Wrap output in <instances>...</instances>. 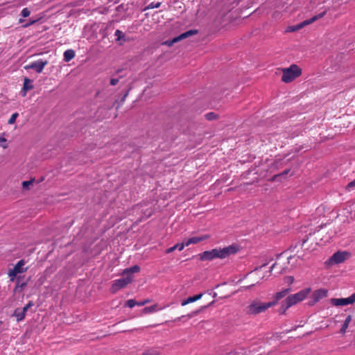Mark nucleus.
I'll use <instances>...</instances> for the list:
<instances>
[{
  "instance_id": "1",
  "label": "nucleus",
  "mask_w": 355,
  "mask_h": 355,
  "mask_svg": "<svg viewBox=\"0 0 355 355\" xmlns=\"http://www.w3.org/2000/svg\"><path fill=\"white\" fill-rule=\"evenodd\" d=\"M239 251L236 245H231L223 248H215L211 250L205 251L200 254V259L202 261H211L214 259H225L229 256L236 254Z\"/></svg>"
},
{
  "instance_id": "2",
  "label": "nucleus",
  "mask_w": 355,
  "mask_h": 355,
  "mask_svg": "<svg viewBox=\"0 0 355 355\" xmlns=\"http://www.w3.org/2000/svg\"><path fill=\"white\" fill-rule=\"evenodd\" d=\"M311 288H306L297 293L288 295L282 303L280 308L281 313H284L288 308L304 300L311 293Z\"/></svg>"
},
{
  "instance_id": "3",
  "label": "nucleus",
  "mask_w": 355,
  "mask_h": 355,
  "mask_svg": "<svg viewBox=\"0 0 355 355\" xmlns=\"http://www.w3.org/2000/svg\"><path fill=\"white\" fill-rule=\"evenodd\" d=\"M282 81L285 83H289L295 78L301 76L302 69L297 64H291L288 68H283Z\"/></svg>"
},
{
  "instance_id": "4",
  "label": "nucleus",
  "mask_w": 355,
  "mask_h": 355,
  "mask_svg": "<svg viewBox=\"0 0 355 355\" xmlns=\"http://www.w3.org/2000/svg\"><path fill=\"white\" fill-rule=\"evenodd\" d=\"M275 306V303H263L259 301L252 302L248 306V313L250 314H258L262 313L271 306Z\"/></svg>"
},
{
  "instance_id": "5",
  "label": "nucleus",
  "mask_w": 355,
  "mask_h": 355,
  "mask_svg": "<svg viewBox=\"0 0 355 355\" xmlns=\"http://www.w3.org/2000/svg\"><path fill=\"white\" fill-rule=\"evenodd\" d=\"M326 14V11H324L317 15H315L313 16V17L309 19H306V20H304L302 22L297 24V25H295V26H289L288 27L287 30H286V32H295V31H297L301 28H302L303 27H304L305 26H307L309 24H312L313 22L315 21L316 20L323 17Z\"/></svg>"
},
{
  "instance_id": "6",
  "label": "nucleus",
  "mask_w": 355,
  "mask_h": 355,
  "mask_svg": "<svg viewBox=\"0 0 355 355\" xmlns=\"http://www.w3.org/2000/svg\"><path fill=\"white\" fill-rule=\"evenodd\" d=\"M26 262L24 259L19 261L12 269L9 270L8 275L11 282H14L18 274L26 272L28 268H24Z\"/></svg>"
},
{
  "instance_id": "7",
  "label": "nucleus",
  "mask_w": 355,
  "mask_h": 355,
  "mask_svg": "<svg viewBox=\"0 0 355 355\" xmlns=\"http://www.w3.org/2000/svg\"><path fill=\"white\" fill-rule=\"evenodd\" d=\"M125 277L123 278H121L119 279H116L113 282L111 291L114 293L117 292L119 289L124 288L128 284H130L132 281V276L130 275H125Z\"/></svg>"
},
{
  "instance_id": "8",
  "label": "nucleus",
  "mask_w": 355,
  "mask_h": 355,
  "mask_svg": "<svg viewBox=\"0 0 355 355\" xmlns=\"http://www.w3.org/2000/svg\"><path fill=\"white\" fill-rule=\"evenodd\" d=\"M331 304L334 306H346L355 302V293L347 298H331Z\"/></svg>"
},
{
  "instance_id": "9",
  "label": "nucleus",
  "mask_w": 355,
  "mask_h": 355,
  "mask_svg": "<svg viewBox=\"0 0 355 355\" xmlns=\"http://www.w3.org/2000/svg\"><path fill=\"white\" fill-rule=\"evenodd\" d=\"M47 64L48 62L46 60H43L40 59L37 61L33 62L27 65H25L24 69L26 70L33 69L37 73H40Z\"/></svg>"
},
{
  "instance_id": "10",
  "label": "nucleus",
  "mask_w": 355,
  "mask_h": 355,
  "mask_svg": "<svg viewBox=\"0 0 355 355\" xmlns=\"http://www.w3.org/2000/svg\"><path fill=\"white\" fill-rule=\"evenodd\" d=\"M198 33L196 30H189L185 33L180 34L179 36L174 37L172 40H167L163 42L164 45L171 46L174 43H176L181 40L185 39L191 35H196Z\"/></svg>"
},
{
  "instance_id": "11",
  "label": "nucleus",
  "mask_w": 355,
  "mask_h": 355,
  "mask_svg": "<svg viewBox=\"0 0 355 355\" xmlns=\"http://www.w3.org/2000/svg\"><path fill=\"white\" fill-rule=\"evenodd\" d=\"M349 254L347 252H336L330 259V261L334 263H340L345 261L348 257Z\"/></svg>"
},
{
  "instance_id": "12",
  "label": "nucleus",
  "mask_w": 355,
  "mask_h": 355,
  "mask_svg": "<svg viewBox=\"0 0 355 355\" xmlns=\"http://www.w3.org/2000/svg\"><path fill=\"white\" fill-rule=\"evenodd\" d=\"M327 295V290L324 288H320L315 291L312 294V300L313 302L311 304H313L318 302H319L321 299L325 297Z\"/></svg>"
},
{
  "instance_id": "13",
  "label": "nucleus",
  "mask_w": 355,
  "mask_h": 355,
  "mask_svg": "<svg viewBox=\"0 0 355 355\" xmlns=\"http://www.w3.org/2000/svg\"><path fill=\"white\" fill-rule=\"evenodd\" d=\"M291 291V288H287L276 293L274 295V300L270 302V303H275V305H276L281 299L286 296Z\"/></svg>"
},
{
  "instance_id": "14",
  "label": "nucleus",
  "mask_w": 355,
  "mask_h": 355,
  "mask_svg": "<svg viewBox=\"0 0 355 355\" xmlns=\"http://www.w3.org/2000/svg\"><path fill=\"white\" fill-rule=\"evenodd\" d=\"M209 238V235H203V236H193V237L189 238L186 241H184V243H185L186 246H189L191 244L198 243L203 241Z\"/></svg>"
},
{
  "instance_id": "15",
  "label": "nucleus",
  "mask_w": 355,
  "mask_h": 355,
  "mask_svg": "<svg viewBox=\"0 0 355 355\" xmlns=\"http://www.w3.org/2000/svg\"><path fill=\"white\" fill-rule=\"evenodd\" d=\"M33 87L32 80L28 78H24L22 91L21 92V95L25 96L26 95V92L33 89Z\"/></svg>"
},
{
  "instance_id": "16",
  "label": "nucleus",
  "mask_w": 355,
  "mask_h": 355,
  "mask_svg": "<svg viewBox=\"0 0 355 355\" xmlns=\"http://www.w3.org/2000/svg\"><path fill=\"white\" fill-rule=\"evenodd\" d=\"M202 293H200L198 295H196L194 296L189 297L187 299L183 300L181 302V305L182 306H186L187 304H188L189 303L194 302L200 300L202 297Z\"/></svg>"
},
{
  "instance_id": "17",
  "label": "nucleus",
  "mask_w": 355,
  "mask_h": 355,
  "mask_svg": "<svg viewBox=\"0 0 355 355\" xmlns=\"http://www.w3.org/2000/svg\"><path fill=\"white\" fill-rule=\"evenodd\" d=\"M352 317L350 315H349L345 318V321H344V322H343V324L342 325V327H341V329L340 330V334H344L346 333L347 329V328L349 327V324L350 322L352 321Z\"/></svg>"
},
{
  "instance_id": "18",
  "label": "nucleus",
  "mask_w": 355,
  "mask_h": 355,
  "mask_svg": "<svg viewBox=\"0 0 355 355\" xmlns=\"http://www.w3.org/2000/svg\"><path fill=\"white\" fill-rule=\"evenodd\" d=\"M161 349L159 347H154L146 349L142 355H160Z\"/></svg>"
},
{
  "instance_id": "19",
  "label": "nucleus",
  "mask_w": 355,
  "mask_h": 355,
  "mask_svg": "<svg viewBox=\"0 0 355 355\" xmlns=\"http://www.w3.org/2000/svg\"><path fill=\"white\" fill-rule=\"evenodd\" d=\"M75 57V52L72 49H68L64 52V60L65 62H69Z\"/></svg>"
},
{
  "instance_id": "20",
  "label": "nucleus",
  "mask_w": 355,
  "mask_h": 355,
  "mask_svg": "<svg viewBox=\"0 0 355 355\" xmlns=\"http://www.w3.org/2000/svg\"><path fill=\"white\" fill-rule=\"evenodd\" d=\"M185 246H186V245H185L184 242H183L182 243H178V244L175 245L174 246L168 248L166 250V252L167 254H168V253L173 252L175 250H178L179 251H182Z\"/></svg>"
},
{
  "instance_id": "21",
  "label": "nucleus",
  "mask_w": 355,
  "mask_h": 355,
  "mask_svg": "<svg viewBox=\"0 0 355 355\" xmlns=\"http://www.w3.org/2000/svg\"><path fill=\"white\" fill-rule=\"evenodd\" d=\"M140 270V268L138 266H134L129 268L125 269L123 272V275H130L132 276V273L137 272Z\"/></svg>"
},
{
  "instance_id": "22",
  "label": "nucleus",
  "mask_w": 355,
  "mask_h": 355,
  "mask_svg": "<svg viewBox=\"0 0 355 355\" xmlns=\"http://www.w3.org/2000/svg\"><path fill=\"white\" fill-rule=\"evenodd\" d=\"M26 313L24 311L20 309H17L14 312V316L16 317L18 322L21 321L24 319Z\"/></svg>"
},
{
  "instance_id": "23",
  "label": "nucleus",
  "mask_w": 355,
  "mask_h": 355,
  "mask_svg": "<svg viewBox=\"0 0 355 355\" xmlns=\"http://www.w3.org/2000/svg\"><path fill=\"white\" fill-rule=\"evenodd\" d=\"M162 309V308H158L157 304H154L153 306L144 308L143 312L145 313H150Z\"/></svg>"
},
{
  "instance_id": "24",
  "label": "nucleus",
  "mask_w": 355,
  "mask_h": 355,
  "mask_svg": "<svg viewBox=\"0 0 355 355\" xmlns=\"http://www.w3.org/2000/svg\"><path fill=\"white\" fill-rule=\"evenodd\" d=\"M199 313V311H193L186 315H182L181 316L180 318H179L178 319L180 320H189V319H191L193 317H194L195 315H196L198 313Z\"/></svg>"
},
{
  "instance_id": "25",
  "label": "nucleus",
  "mask_w": 355,
  "mask_h": 355,
  "mask_svg": "<svg viewBox=\"0 0 355 355\" xmlns=\"http://www.w3.org/2000/svg\"><path fill=\"white\" fill-rule=\"evenodd\" d=\"M114 35L116 37V41H120L121 40H123L125 41V35L124 33L121 31L120 30H116L114 33Z\"/></svg>"
},
{
  "instance_id": "26",
  "label": "nucleus",
  "mask_w": 355,
  "mask_h": 355,
  "mask_svg": "<svg viewBox=\"0 0 355 355\" xmlns=\"http://www.w3.org/2000/svg\"><path fill=\"white\" fill-rule=\"evenodd\" d=\"M20 279L21 277H17L16 279V288H19L21 289H24V288L26 286L28 282H21Z\"/></svg>"
},
{
  "instance_id": "27",
  "label": "nucleus",
  "mask_w": 355,
  "mask_h": 355,
  "mask_svg": "<svg viewBox=\"0 0 355 355\" xmlns=\"http://www.w3.org/2000/svg\"><path fill=\"white\" fill-rule=\"evenodd\" d=\"M135 305H137V302L134 300H128L125 302V306H127L129 308H133Z\"/></svg>"
},
{
  "instance_id": "28",
  "label": "nucleus",
  "mask_w": 355,
  "mask_h": 355,
  "mask_svg": "<svg viewBox=\"0 0 355 355\" xmlns=\"http://www.w3.org/2000/svg\"><path fill=\"white\" fill-rule=\"evenodd\" d=\"M18 113L15 112L14 114H12L11 117L10 118V119L8 120V123L9 124H13L15 121H16V119L17 118L18 116Z\"/></svg>"
},
{
  "instance_id": "29",
  "label": "nucleus",
  "mask_w": 355,
  "mask_h": 355,
  "mask_svg": "<svg viewBox=\"0 0 355 355\" xmlns=\"http://www.w3.org/2000/svg\"><path fill=\"white\" fill-rule=\"evenodd\" d=\"M160 5H161L160 2H157V3L152 2L148 6V9L157 8L160 6Z\"/></svg>"
},
{
  "instance_id": "30",
  "label": "nucleus",
  "mask_w": 355,
  "mask_h": 355,
  "mask_svg": "<svg viewBox=\"0 0 355 355\" xmlns=\"http://www.w3.org/2000/svg\"><path fill=\"white\" fill-rule=\"evenodd\" d=\"M32 184H33V180L24 181L22 182L23 189H28L29 188L30 185H31Z\"/></svg>"
},
{
  "instance_id": "31",
  "label": "nucleus",
  "mask_w": 355,
  "mask_h": 355,
  "mask_svg": "<svg viewBox=\"0 0 355 355\" xmlns=\"http://www.w3.org/2000/svg\"><path fill=\"white\" fill-rule=\"evenodd\" d=\"M31 14V12L30 10L27 8H24L21 12V15H22V17H27L30 15Z\"/></svg>"
},
{
  "instance_id": "32",
  "label": "nucleus",
  "mask_w": 355,
  "mask_h": 355,
  "mask_svg": "<svg viewBox=\"0 0 355 355\" xmlns=\"http://www.w3.org/2000/svg\"><path fill=\"white\" fill-rule=\"evenodd\" d=\"M216 115L214 112H209L205 114L206 119L209 121L214 119L216 118Z\"/></svg>"
},
{
  "instance_id": "33",
  "label": "nucleus",
  "mask_w": 355,
  "mask_h": 355,
  "mask_svg": "<svg viewBox=\"0 0 355 355\" xmlns=\"http://www.w3.org/2000/svg\"><path fill=\"white\" fill-rule=\"evenodd\" d=\"M354 187H355V179L347 184L346 189L347 191H351V189H353Z\"/></svg>"
},
{
  "instance_id": "34",
  "label": "nucleus",
  "mask_w": 355,
  "mask_h": 355,
  "mask_svg": "<svg viewBox=\"0 0 355 355\" xmlns=\"http://www.w3.org/2000/svg\"><path fill=\"white\" fill-rule=\"evenodd\" d=\"M285 282L288 284H291L294 282V277L293 276H287L285 277Z\"/></svg>"
},
{
  "instance_id": "35",
  "label": "nucleus",
  "mask_w": 355,
  "mask_h": 355,
  "mask_svg": "<svg viewBox=\"0 0 355 355\" xmlns=\"http://www.w3.org/2000/svg\"><path fill=\"white\" fill-rule=\"evenodd\" d=\"M289 171H290L289 169L285 170L283 173H280L279 175H275L273 179H276L277 178L280 177L282 175H287Z\"/></svg>"
},
{
  "instance_id": "36",
  "label": "nucleus",
  "mask_w": 355,
  "mask_h": 355,
  "mask_svg": "<svg viewBox=\"0 0 355 355\" xmlns=\"http://www.w3.org/2000/svg\"><path fill=\"white\" fill-rule=\"evenodd\" d=\"M33 304L32 303V302H30L28 304H26L23 309L22 310L24 311L25 313H26V311H28V309L32 306Z\"/></svg>"
},
{
  "instance_id": "37",
  "label": "nucleus",
  "mask_w": 355,
  "mask_h": 355,
  "mask_svg": "<svg viewBox=\"0 0 355 355\" xmlns=\"http://www.w3.org/2000/svg\"><path fill=\"white\" fill-rule=\"evenodd\" d=\"M119 83V79L117 78H112L110 80V84L112 85H116Z\"/></svg>"
},
{
  "instance_id": "38",
  "label": "nucleus",
  "mask_w": 355,
  "mask_h": 355,
  "mask_svg": "<svg viewBox=\"0 0 355 355\" xmlns=\"http://www.w3.org/2000/svg\"><path fill=\"white\" fill-rule=\"evenodd\" d=\"M147 302H148V300L141 301V302H137V305L139 306H141L145 305Z\"/></svg>"
},
{
  "instance_id": "39",
  "label": "nucleus",
  "mask_w": 355,
  "mask_h": 355,
  "mask_svg": "<svg viewBox=\"0 0 355 355\" xmlns=\"http://www.w3.org/2000/svg\"><path fill=\"white\" fill-rule=\"evenodd\" d=\"M259 281H257V282L256 283H254V284H253V283H252V284H249L248 286H245V289H246V288H251L252 286H254V285H256L257 284H259Z\"/></svg>"
},
{
  "instance_id": "40",
  "label": "nucleus",
  "mask_w": 355,
  "mask_h": 355,
  "mask_svg": "<svg viewBox=\"0 0 355 355\" xmlns=\"http://www.w3.org/2000/svg\"><path fill=\"white\" fill-rule=\"evenodd\" d=\"M297 243H296L295 244V245H291V247L289 248V249H288V250H291V251H293V250H294V249L297 247Z\"/></svg>"
},
{
  "instance_id": "41",
  "label": "nucleus",
  "mask_w": 355,
  "mask_h": 355,
  "mask_svg": "<svg viewBox=\"0 0 355 355\" xmlns=\"http://www.w3.org/2000/svg\"><path fill=\"white\" fill-rule=\"evenodd\" d=\"M308 239H309V237H308V236H306V239H304L302 240V244H301L302 247V246L304 245V243L308 241Z\"/></svg>"
},
{
  "instance_id": "42",
  "label": "nucleus",
  "mask_w": 355,
  "mask_h": 355,
  "mask_svg": "<svg viewBox=\"0 0 355 355\" xmlns=\"http://www.w3.org/2000/svg\"><path fill=\"white\" fill-rule=\"evenodd\" d=\"M0 141L6 142V139L4 137H0Z\"/></svg>"
},
{
  "instance_id": "43",
  "label": "nucleus",
  "mask_w": 355,
  "mask_h": 355,
  "mask_svg": "<svg viewBox=\"0 0 355 355\" xmlns=\"http://www.w3.org/2000/svg\"><path fill=\"white\" fill-rule=\"evenodd\" d=\"M128 96V92H126V93L124 94V96H123V98H122V101H125V98H126V96Z\"/></svg>"
},
{
  "instance_id": "44",
  "label": "nucleus",
  "mask_w": 355,
  "mask_h": 355,
  "mask_svg": "<svg viewBox=\"0 0 355 355\" xmlns=\"http://www.w3.org/2000/svg\"><path fill=\"white\" fill-rule=\"evenodd\" d=\"M276 266V263H273L272 266L270 267V270H272Z\"/></svg>"
},
{
  "instance_id": "45",
  "label": "nucleus",
  "mask_w": 355,
  "mask_h": 355,
  "mask_svg": "<svg viewBox=\"0 0 355 355\" xmlns=\"http://www.w3.org/2000/svg\"><path fill=\"white\" fill-rule=\"evenodd\" d=\"M2 147L5 149L7 148L8 146L6 144L2 145Z\"/></svg>"
},
{
  "instance_id": "46",
  "label": "nucleus",
  "mask_w": 355,
  "mask_h": 355,
  "mask_svg": "<svg viewBox=\"0 0 355 355\" xmlns=\"http://www.w3.org/2000/svg\"><path fill=\"white\" fill-rule=\"evenodd\" d=\"M33 23H34V21H31V23H29V24H27V25H25V26L26 27V26H28V25H30V24H33Z\"/></svg>"
}]
</instances>
